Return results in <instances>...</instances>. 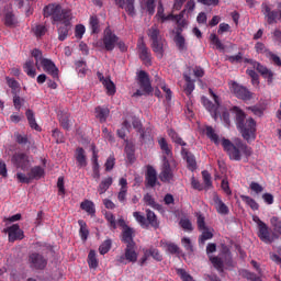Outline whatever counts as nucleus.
Instances as JSON below:
<instances>
[{
	"label": "nucleus",
	"instance_id": "f3484780",
	"mask_svg": "<svg viewBox=\"0 0 281 281\" xmlns=\"http://www.w3.org/2000/svg\"><path fill=\"white\" fill-rule=\"evenodd\" d=\"M4 232L9 235L10 243H14V240H23L25 237L19 224H13L12 226L4 228Z\"/></svg>",
	"mask_w": 281,
	"mask_h": 281
},
{
	"label": "nucleus",
	"instance_id": "13d9d810",
	"mask_svg": "<svg viewBox=\"0 0 281 281\" xmlns=\"http://www.w3.org/2000/svg\"><path fill=\"white\" fill-rule=\"evenodd\" d=\"M105 218L108 223H110V227H112V229H117V222L115 221V215H113V213L106 212Z\"/></svg>",
	"mask_w": 281,
	"mask_h": 281
},
{
	"label": "nucleus",
	"instance_id": "f257e3e1",
	"mask_svg": "<svg viewBox=\"0 0 281 281\" xmlns=\"http://www.w3.org/2000/svg\"><path fill=\"white\" fill-rule=\"evenodd\" d=\"M206 137L211 139L216 146L222 144L224 150L228 153V156L233 161H240L243 157H251L254 151L251 150V147L247 146V144L243 143L240 138H236L234 143L227 138H221L218 137V134L214 131L212 126L206 127Z\"/></svg>",
	"mask_w": 281,
	"mask_h": 281
},
{
	"label": "nucleus",
	"instance_id": "3c124183",
	"mask_svg": "<svg viewBox=\"0 0 281 281\" xmlns=\"http://www.w3.org/2000/svg\"><path fill=\"white\" fill-rule=\"evenodd\" d=\"M144 202L149 205V207H154V210H160L161 205L157 204V202H155V198H153V195L150 194H145L144 196Z\"/></svg>",
	"mask_w": 281,
	"mask_h": 281
},
{
	"label": "nucleus",
	"instance_id": "0e129e2a",
	"mask_svg": "<svg viewBox=\"0 0 281 281\" xmlns=\"http://www.w3.org/2000/svg\"><path fill=\"white\" fill-rule=\"evenodd\" d=\"M210 260L215 269H217L218 271L223 269V259H221V257H210Z\"/></svg>",
	"mask_w": 281,
	"mask_h": 281
},
{
	"label": "nucleus",
	"instance_id": "a18cd8bd",
	"mask_svg": "<svg viewBox=\"0 0 281 281\" xmlns=\"http://www.w3.org/2000/svg\"><path fill=\"white\" fill-rule=\"evenodd\" d=\"M184 80L187 82L184 91L187 95H192V91H194V80L189 75L184 74Z\"/></svg>",
	"mask_w": 281,
	"mask_h": 281
},
{
	"label": "nucleus",
	"instance_id": "49530a36",
	"mask_svg": "<svg viewBox=\"0 0 281 281\" xmlns=\"http://www.w3.org/2000/svg\"><path fill=\"white\" fill-rule=\"evenodd\" d=\"M241 201L246 203V205H249L254 211L258 210L260 206L258 205V202L250 198L249 195H240Z\"/></svg>",
	"mask_w": 281,
	"mask_h": 281
},
{
	"label": "nucleus",
	"instance_id": "1a4fd4ad",
	"mask_svg": "<svg viewBox=\"0 0 281 281\" xmlns=\"http://www.w3.org/2000/svg\"><path fill=\"white\" fill-rule=\"evenodd\" d=\"M210 93L215 102L216 105H214V103H212V101H210L207 98L202 97V104L203 106H205L206 111H209V113H211L212 117L217 121L218 120V106H221V99L218 98V95H216V93H214V91L210 90Z\"/></svg>",
	"mask_w": 281,
	"mask_h": 281
},
{
	"label": "nucleus",
	"instance_id": "6ab92c4d",
	"mask_svg": "<svg viewBox=\"0 0 281 281\" xmlns=\"http://www.w3.org/2000/svg\"><path fill=\"white\" fill-rule=\"evenodd\" d=\"M97 76L100 82H102L104 89L106 90L108 95H115L116 88L115 83L111 80V78H105L102 72H97Z\"/></svg>",
	"mask_w": 281,
	"mask_h": 281
},
{
	"label": "nucleus",
	"instance_id": "7c9ffc66",
	"mask_svg": "<svg viewBox=\"0 0 281 281\" xmlns=\"http://www.w3.org/2000/svg\"><path fill=\"white\" fill-rule=\"evenodd\" d=\"M156 16H157V19H159L162 23L166 22V21H172V20L177 19V16H175L173 14H168V15H166V14L164 13V4H159Z\"/></svg>",
	"mask_w": 281,
	"mask_h": 281
},
{
	"label": "nucleus",
	"instance_id": "72a5a7b5",
	"mask_svg": "<svg viewBox=\"0 0 281 281\" xmlns=\"http://www.w3.org/2000/svg\"><path fill=\"white\" fill-rule=\"evenodd\" d=\"M78 224L80 226L79 236H80L81 240H83V243H85L89 238V228H87V223L82 220H79Z\"/></svg>",
	"mask_w": 281,
	"mask_h": 281
},
{
	"label": "nucleus",
	"instance_id": "052dcab7",
	"mask_svg": "<svg viewBox=\"0 0 281 281\" xmlns=\"http://www.w3.org/2000/svg\"><path fill=\"white\" fill-rule=\"evenodd\" d=\"M58 195L65 199V178L59 177L57 181Z\"/></svg>",
	"mask_w": 281,
	"mask_h": 281
},
{
	"label": "nucleus",
	"instance_id": "ea45409f",
	"mask_svg": "<svg viewBox=\"0 0 281 281\" xmlns=\"http://www.w3.org/2000/svg\"><path fill=\"white\" fill-rule=\"evenodd\" d=\"M202 235L200 237L201 245L205 244V240H212L214 238V233L212 228H202Z\"/></svg>",
	"mask_w": 281,
	"mask_h": 281
},
{
	"label": "nucleus",
	"instance_id": "5701e85b",
	"mask_svg": "<svg viewBox=\"0 0 281 281\" xmlns=\"http://www.w3.org/2000/svg\"><path fill=\"white\" fill-rule=\"evenodd\" d=\"M251 265L254 269H256L259 276H256L254 272L244 271L245 278L250 281H262V279L260 278L262 276V270L260 269V265H258L256 260H252Z\"/></svg>",
	"mask_w": 281,
	"mask_h": 281
},
{
	"label": "nucleus",
	"instance_id": "69168bd1",
	"mask_svg": "<svg viewBox=\"0 0 281 281\" xmlns=\"http://www.w3.org/2000/svg\"><path fill=\"white\" fill-rule=\"evenodd\" d=\"M249 188L255 194H261L265 191V188L258 182H250Z\"/></svg>",
	"mask_w": 281,
	"mask_h": 281
},
{
	"label": "nucleus",
	"instance_id": "8fccbe9b",
	"mask_svg": "<svg viewBox=\"0 0 281 281\" xmlns=\"http://www.w3.org/2000/svg\"><path fill=\"white\" fill-rule=\"evenodd\" d=\"M271 227H273V231L281 236V220L278 216H272L270 218Z\"/></svg>",
	"mask_w": 281,
	"mask_h": 281
},
{
	"label": "nucleus",
	"instance_id": "ddd939ff",
	"mask_svg": "<svg viewBox=\"0 0 281 281\" xmlns=\"http://www.w3.org/2000/svg\"><path fill=\"white\" fill-rule=\"evenodd\" d=\"M137 49L140 60H143V63L147 66L153 65V55L150 54V50L146 46V43H144L143 37L138 40Z\"/></svg>",
	"mask_w": 281,
	"mask_h": 281
},
{
	"label": "nucleus",
	"instance_id": "473e14b6",
	"mask_svg": "<svg viewBox=\"0 0 281 281\" xmlns=\"http://www.w3.org/2000/svg\"><path fill=\"white\" fill-rule=\"evenodd\" d=\"M89 26L91 30V34H100V20H98V16H90Z\"/></svg>",
	"mask_w": 281,
	"mask_h": 281
},
{
	"label": "nucleus",
	"instance_id": "de8ad7c7",
	"mask_svg": "<svg viewBox=\"0 0 281 281\" xmlns=\"http://www.w3.org/2000/svg\"><path fill=\"white\" fill-rule=\"evenodd\" d=\"M133 216L135 218V221L140 225V227H148V222L146 221V216H144V214H142V212H134Z\"/></svg>",
	"mask_w": 281,
	"mask_h": 281
},
{
	"label": "nucleus",
	"instance_id": "0eeeda50",
	"mask_svg": "<svg viewBox=\"0 0 281 281\" xmlns=\"http://www.w3.org/2000/svg\"><path fill=\"white\" fill-rule=\"evenodd\" d=\"M117 35H115L110 27H106L104 30L102 41L97 42V47L106 49V52H113L115 49V45H117Z\"/></svg>",
	"mask_w": 281,
	"mask_h": 281
},
{
	"label": "nucleus",
	"instance_id": "680f3d73",
	"mask_svg": "<svg viewBox=\"0 0 281 281\" xmlns=\"http://www.w3.org/2000/svg\"><path fill=\"white\" fill-rule=\"evenodd\" d=\"M16 179H18V181H20V183H31L32 182V178H31L30 173L25 175L23 172H18Z\"/></svg>",
	"mask_w": 281,
	"mask_h": 281
},
{
	"label": "nucleus",
	"instance_id": "c756f323",
	"mask_svg": "<svg viewBox=\"0 0 281 281\" xmlns=\"http://www.w3.org/2000/svg\"><path fill=\"white\" fill-rule=\"evenodd\" d=\"M111 186H113L112 177H108V178L103 179L98 188L99 194H104L106 192V190H109V188H111Z\"/></svg>",
	"mask_w": 281,
	"mask_h": 281
},
{
	"label": "nucleus",
	"instance_id": "aec40b11",
	"mask_svg": "<svg viewBox=\"0 0 281 281\" xmlns=\"http://www.w3.org/2000/svg\"><path fill=\"white\" fill-rule=\"evenodd\" d=\"M60 23L61 25L58 27V41H67V36L71 32V19L64 20Z\"/></svg>",
	"mask_w": 281,
	"mask_h": 281
},
{
	"label": "nucleus",
	"instance_id": "2f4dec72",
	"mask_svg": "<svg viewBox=\"0 0 281 281\" xmlns=\"http://www.w3.org/2000/svg\"><path fill=\"white\" fill-rule=\"evenodd\" d=\"M109 109L108 108H102L98 106L95 108V117L100 120V122H106V119L109 117Z\"/></svg>",
	"mask_w": 281,
	"mask_h": 281
},
{
	"label": "nucleus",
	"instance_id": "4be33fe9",
	"mask_svg": "<svg viewBox=\"0 0 281 281\" xmlns=\"http://www.w3.org/2000/svg\"><path fill=\"white\" fill-rule=\"evenodd\" d=\"M119 186L121 187V189L119 191L117 199L120 203H126V194L128 192V181L126 180V178H121L119 180Z\"/></svg>",
	"mask_w": 281,
	"mask_h": 281
},
{
	"label": "nucleus",
	"instance_id": "39448f33",
	"mask_svg": "<svg viewBox=\"0 0 281 281\" xmlns=\"http://www.w3.org/2000/svg\"><path fill=\"white\" fill-rule=\"evenodd\" d=\"M44 16H52L54 23H63L71 19V11L64 9L60 4L52 3L44 8Z\"/></svg>",
	"mask_w": 281,
	"mask_h": 281
},
{
	"label": "nucleus",
	"instance_id": "bb28decb",
	"mask_svg": "<svg viewBox=\"0 0 281 281\" xmlns=\"http://www.w3.org/2000/svg\"><path fill=\"white\" fill-rule=\"evenodd\" d=\"M135 234V231H133V228L131 227H125L123 228V233H122V240L123 243H126L127 245H135V241L133 240V236Z\"/></svg>",
	"mask_w": 281,
	"mask_h": 281
},
{
	"label": "nucleus",
	"instance_id": "4c0bfd02",
	"mask_svg": "<svg viewBox=\"0 0 281 281\" xmlns=\"http://www.w3.org/2000/svg\"><path fill=\"white\" fill-rule=\"evenodd\" d=\"M29 175L31 177V181H33V179H41L45 175V169H43L42 167L36 166V167H33L31 169Z\"/></svg>",
	"mask_w": 281,
	"mask_h": 281
},
{
	"label": "nucleus",
	"instance_id": "58836bf2",
	"mask_svg": "<svg viewBox=\"0 0 281 281\" xmlns=\"http://www.w3.org/2000/svg\"><path fill=\"white\" fill-rule=\"evenodd\" d=\"M32 32L36 38H42V36H45L47 34V27L43 24H36L32 27Z\"/></svg>",
	"mask_w": 281,
	"mask_h": 281
},
{
	"label": "nucleus",
	"instance_id": "dca6fc26",
	"mask_svg": "<svg viewBox=\"0 0 281 281\" xmlns=\"http://www.w3.org/2000/svg\"><path fill=\"white\" fill-rule=\"evenodd\" d=\"M29 265L31 269L43 270L47 267V259L38 252H33L29 256Z\"/></svg>",
	"mask_w": 281,
	"mask_h": 281
},
{
	"label": "nucleus",
	"instance_id": "f8f14e48",
	"mask_svg": "<svg viewBox=\"0 0 281 281\" xmlns=\"http://www.w3.org/2000/svg\"><path fill=\"white\" fill-rule=\"evenodd\" d=\"M11 161L21 170H29L30 166H32V158L24 153L14 154Z\"/></svg>",
	"mask_w": 281,
	"mask_h": 281
},
{
	"label": "nucleus",
	"instance_id": "e2e57ef3",
	"mask_svg": "<svg viewBox=\"0 0 281 281\" xmlns=\"http://www.w3.org/2000/svg\"><path fill=\"white\" fill-rule=\"evenodd\" d=\"M85 32H87V29L85 27V25L79 24L75 27V36L76 38H78L80 41V38H82V36H85Z\"/></svg>",
	"mask_w": 281,
	"mask_h": 281
},
{
	"label": "nucleus",
	"instance_id": "7ed1b4c3",
	"mask_svg": "<svg viewBox=\"0 0 281 281\" xmlns=\"http://www.w3.org/2000/svg\"><path fill=\"white\" fill-rule=\"evenodd\" d=\"M158 144L160 146V150H162L165 155L162 157V166H161V171L159 173V179L164 183H170V181L175 179V172L170 167V160H168V159H172V149L170 148V146H168V142L166 140V138H160L158 140Z\"/></svg>",
	"mask_w": 281,
	"mask_h": 281
},
{
	"label": "nucleus",
	"instance_id": "2eb2a0df",
	"mask_svg": "<svg viewBox=\"0 0 281 281\" xmlns=\"http://www.w3.org/2000/svg\"><path fill=\"white\" fill-rule=\"evenodd\" d=\"M245 63H249V65H251L254 69H257V71L268 80V85H271V82H273V71L254 59H245Z\"/></svg>",
	"mask_w": 281,
	"mask_h": 281
},
{
	"label": "nucleus",
	"instance_id": "b1692460",
	"mask_svg": "<svg viewBox=\"0 0 281 281\" xmlns=\"http://www.w3.org/2000/svg\"><path fill=\"white\" fill-rule=\"evenodd\" d=\"M146 183L147 188H155L157 186V170L151 166L147 167Z\"/></svg>",
	"mask_w": 281,
	"mask_h": 281
},
{
	"label": "nucleus",
	"instance_id": "4d7b16f0",
	"mask_svg": "<svg viewBox=\"0 0 281 281\" xmlns=\"http://www.w3.org/2000/svg\"><path fill=\"white\" fill-rule=\"evenodd\" d=\"M159 83L158 87H160V89H162V91H165L166 93V99L167 100H172V91L166 87V82L161 79H158Z\"/></svg>",
	"mask_w": 281,
	"mask_h": 281
},
{
	"label": "nucleus",
	"instance_id": "4468645a",
	"mask_svg": "<svg viewBox=\"0 0 281 281\" xmlns=\"http://www.w3.org/2000/svg\"><path fill=\"white\" fill-rule=\"evenodd\" d=\"M228 87H229L231 91L239 100H251V92H249V90H247V88L236 83V81H229Z\"/></svg>",
	"mask_w": 281,
	"mask_h": 281
},
{
	"label": "nucleus",
	"instance_id": "6e6552de",
	"mask_svg": "<svg viewBox=\"0 0 281 281\" xmlns=\"http://www.w3.org/2000/svg\"><path fill=\"white\" fill-rule=\"evenodd\" d=\"M138 83L142 90H137L133 97L139 98L142 95H150V92L153 91V86L150 85V78H148V74L146 71L140 70L137 74Z\"/></svg>",
	"mask_w": 281,
	"mask_h": 281
},
{
	"label": "nucleus",
	"instance_id": "79ce46f5",
	"mask_svg": "<svg viewBox=\"0 0 281 281\" xmlns=\"http://www.w3.org/2000/svg\"><path fill=\"white\" fill-rule=\"evenodd\" d=\"M146 216H147V221L148 224L151 225V227H159V221H157V215L155 214V212L150 211V210H146Z\"/></svg>",
	"mask_w": 281,
	"mask_h": 281
},
{
	"label": "nucleus",
	"instance_id": "cd10ccee",
	"mask_svg": "<svg viewBox=\"0 0 281 281\" xmlns=\"http://www.w3.org/2000/svg\"><path fill=\"white\" fill-rule=\"evenodd\" d=\"M76 160L80 168L87 167V155L85 154V149L82 147L77 148Z\"/></svg>",
	"mask_w": 281,
	"mask_h": 281
},
{
	"label": "nucleus",
	"instance_id": "e433bc0d",
	"mask_svg": "<svg viewBox=\"0 0 281 281\" xmlns=\"http://www.w3.org/2000/svg\"><path fill=\"white\" fill-rule=\"evenodd\" d=\"M176 46L178 47L179 52H186L188 49V46L186 45V37L181 35V33H178L173 38Z\"/></svg>",
	"mask_w": 281,
	"mask_h": 281
},
{
	"label": "nucleus",
	"instance_id": "9b49d317",
	"mask_svg": "<svg viewBox=\"0 0 281 281\" xmlns=\"http://www.w3.org/2000/svg\"><path fill=\"white\" fill-rule=\"evenodd\" d=\"M261 12L265 14L267 22L271 25L278 23L281 20V3L278 4V11H271V8L267 3L261 4Z\"/></svg>",
	"mask_w": 281,
	"mask_h": 281
},
{
	"label": "nucleus",
	"instance_id": "6e6d98bb",
	"mask_svg": "<svg viewBox=\"0 0 281 281\" xmlns=\"http://www.w3.org/2000/svg\"><path fill=\"white\" fill-rule=\"evenodd\" d=\"M126 131H131V122L128 121H124L122 128L117 131V135L121 137V139L126 137Z\"/></svg>",
	"mask_w": 281,
	"mask_h": 281
},
{
	"label": "nucleus",
	"instance_id": "9d476101",
	"mask_svg": "<svg viewBox=\"0 0 281 281\" xmlns=\"http://www.w3.org/2000/svg\"><path fill=\"white\" fill-rule=\"evenodd\" d=\"M128 262H137V251H135V244L126 245L125 252L116 257L117 265H128Z\"/></svg>",
	"mask_w": 281,
	"mask_h": 281
},
{
	"label": "nucleus",
	"instance_id": "f03ea898",
	"mask_svg": "<svg viewBox=\"0 0 281 281\" xmlns=\"http://www.w3.org/2000/svg\"><path fill=\"white\" fill-rule=\"evenodd\" d=\"M233 113H235V124L243 138L248 144L254 142L256 139V121L252 117L246 119L245 112L238 106L233 108Z\"/></svg>",
	"mask_w": 281,
	"mask_h": 281
},
{
	"label": "nucleus",
	"instance_id": "f704fd0d",
	"mask_svg": "<svg viewBox=\"0 0 281 281\" xmlns=\"http://www.w3.org/2000/svg\"><path fill=\"white\" fill-rule=\"evenodd\" d=\"M25 115H26V119L29 121L31 128H34V131H41L38 123H36V117L34 116V111L27 110Z\"/></svg>",
	"mask_w": 281,
	"mask_h": 281
},
{
	"label": "nucleus",
	"instance_id": "338daca9",
	"mask_svg": "<svg viewBox=\"0 0 281 281\" xmlns=\"http://www.w3.org/2000/svg\"><path fill=\"white\" fill-rule=\"evenodd\" d=\"M125 153H126L127 160L130 161V164H133L135 161V151L133 150V147L127 145L125 147Z\"/></svg>",
	"mask_w": 281,
	"mask_h": 281
},
{
	"label": "nucleus",
	"instance_id": "603ef678",
	"mask_svg": "<svg viewBox=\"0 0 281 281\" xmlns=\"http://www.w3.org/2000/svg\"><path fill=\"white\" fill-rule=\"evenodd\" d=\"M168 135L169 137H171L175 144H178V146H186V142H183V139L179 137V134H177V132H175L173 130H169Z\"/></svg>",
	"mask_w": 281,
	"mask_h": 281
},
{
	"label": "nucleus",
	"instance_id": "a878e982",
	"mask_svg": "<svg viewBox=\"0 0 281 281\" xmlns=\"http://www.w3.org/2000/svg\"><path fill=\"white\" fill-rule=\"evenodd\" d=\"M182 157L186 159L189 170L194 172L196 169V158H194V155L188 153L186 148H182Z\"/></svg>",
	"mask_w": 281,
	"mask_h": 281
},
{
	"label": "nucleus",
	"instance_id": "5fc2aeb1",
	"mask_svg": "<svg viewBox=\"0 0 281 281\" xmlns=\"http://www.w3.org/2000/svg\"><path fill=\"white\" fill-rule=\"evenodd\" d=\"M111 239H106L100 245L99 252L101 254V256H104V254H109V251H111Z\"/></svg>",
	"mask_w": 281,
	"mask_h": 281
},
{
	"label": "nucleus",
	"instance_id": "774afa93",
	"mask_svg": "<svg viewBox=\"0 0 281 281\" xmlns=\"http://www.w3.org/2000/svg\"><path fill=\"white\" fill-rule=\"evenodd\" d=\"M145 9L147 10L148 14H155V0H147L145 2Z\"/></svg>",
	"mask_w": 281,
	"mask_h": 281
},
{
	"label": "nucleus",
	"instance_id": "20e7f679",
	"mask_svg": "<svg viewBox=\"0 0 281 281\" xmlns=\"http://www.w3.org/2000/svg\"><path fill=\"white\" fill-rule=\"evenodd\" d=\"M31 55L35 59L36 69L40 71L43 69V71L52 76V78H58V67H56V64L52 59L43 57L41 49L34 48Z\"/></svg>",
	"mask_w": 281,
	"mask_h": 281
},
{
	"label": "nucleus",
	"instance_id": "393cba45",
	"mask_svg": "<svg viewBox=\"0 0 281 281\" xmlns=\"http://www.w3.org/2000/svg\"><path fill=\"white\" fill-rule=\"evenodd\" d=\"M213 201L215 203V210L218 214H222L224 216L229 214V207H227V204L223 200H221L218 195H214Z\"/></svg>",
	"mask_w": 281,
	"mask_h": 281
},
{
	"label": "nucleus",
	"instance_id": "bf43d9fd",
	"mask_svg": "<svg viewBox=\"0 0 281 281\" xmlns=\"http://www.w3.org/2000/svg\"><path fill=\"white\" fill-rule=\"evenodd\" d=\"M210 41H211L212 45H215L217 47V49H225V46L223 45V43L221 42L218 36H216V34H211Z\"/></svg>",
	"mask_w": 281,
	"mask_h": 281
},
{
	"label": "nucleus",
	"instance_id": "c9c22d12",
	"mask_svg": "<svg viewBox=\"0 0 281 281\" xmlns=\"http://www.w3.org/2000/svg\"><path fill=\"white\" fill-rule=\"evenodd\" d=\"M147 36L150 38L151 43H155V41H159L162 38L159 32V27H157V25H154L148 30Z\"/></svg>",
	"mask_w": 281,
	"mask_h": 281
},
{
	"label": "nucleus",
	"instance_id": "c85d7f7f",
	"mask_svg": "<svg viewBox=\"0 0 281 281\" xmlns=\"http://www.w3.org/2000/svg\"><path fill=\"white\" fill-rule=\"evenodd\" d=\"M36 64H34V60H26L23 69L26 72L27 76H30V78H36Z\"/></svg>",
	"mask_w": 281,
	"mask_h": 281
},
{
	"label": "nucleus",
	"instance_id": "c03bdc74",
	"mask_svg": "<svg viewBox=\"0 0 281 281\" xmlns=\"http://www.w3.org/2000/svg\"><path fill=\"white\" fill-rule=\"evenodd\" d=\"M88 266L90 269H98V257L95 250H90L88 255Z\"/></svg>",
	"mask_w": 281,
	"mask_h": 281
},
{
	"label": "nucleus",
	"instance_id": "a19ab883",
	"mask_svg": "<svg viewBox=\"0 0 281 281\" xmlns=\"http://www.w3.org/2000/svg\"><path fill=\"white\" fill-rule=\"evenodd\" d=\"M80 207L88 214H95V204H93V202L90 200L81 202Z\"/></svg>",
	"mask_w": 281,
	"mask_h": 281
},
{
	"label": "nucleus",
	"instance_id": "09e8293b",
	"mask_svg": "<svg viewBox=\"0 0 281 281\" xmlns=\"http://www.w3.org/2000/svg\"><path fill=\"white\" fill-rule=\"evenodd\" d=\"M4 25H7V27H14V25H16V18H14V13L12 12L5 13Z\"/></svg>",
	"mask_w": 281,
	"mask_h": 281
},
{
	"label": "nucleus",
	"instance_id": "a211bd4d",
	"mask_svg": "<svg viewBox=\"0 0 281 281\" xmlns=\"http://www.w3.org/2000/svg\"><path fill=\"white\" fill-rule=\"evenodd\" d=\"M151 49L156 54V57L161 59L164 58V54H166V49H168V42L164 38L157 40L151 43Z\"/></svg>",
	"mask_w": 281,
	"mask_h": 281
},
{
	"label": "nucleus",
	"instance_id": "412c9836",
	"mask_svg": "<svg viewBox=\"0 0 281 281\" xmlns=\"http://www.w3.org/2000/svg\"><path fill=\"white\" fill-rule=\"evenodd\" d=\"M115 3L131 16L135 15V0H115Z\"/></svg>",
	"mask_w": 281,
	"mask_h": 281
},
{
	"label": "nucleus",
	"instance_id": "423d86ee",
	"mask_svg": "<svg viewBox=\"0 0 281 281\" xmlns=\"http://www.w3.org/2000/svg\"><path fill=\"white\" fill-rule=\"evenodd\" d=\"M252 221L258 226V236L260 240H262V243H266L267 245H271L273 240H277L278 235L276 234L271 235V233L269 232V226L265 222H262V220H260L259 216L254 215Z\"/></svg>",
	"mask_w": 281,
	"mask_h": 281
},
{
	"label": "nucleus",
	"instance_id": "864d4df0",
	"mask_svg": "<svg viewBox=\"0 0 281 281\" xmlns=\"http://www.w3.org/2000/svg\"><path fill=\"white\" fill-rule=\"evenodd\" d=\"M146 256H151V258H154V260H157L158 262H161L162 260L161 252H159L157 248L146 249Z\"/></svg>",
	"mask_w": 281,
	"mask_h": 281
},
{
	"label": "nucleus",
	"instance_id": "37998d69",
	"mask_svg": "<svg viewBox=\"0 0 281 281\" xmlns=\"http://www.w3.org/2000/svg\"><path fill=\"white\" fill-rule=\"evenodd\" d=\"M58 117L63 128H65V131H69V128L71 127V121H69V114L61 112Z\"/></svg>",
	"mask_w": 281,
	"mask_h": 281
}]
</instances>
